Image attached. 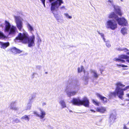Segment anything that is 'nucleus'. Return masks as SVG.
I'll return each mask as SVG.
<instances>
[{
  "label": "nucleus",
  "instance_id": "15",
  "mask_svg": "<svg viewBox=\"0 0 129 129\" xmlns=\"http://www.w3.org/2000/svg\"><path fill=\"white\" fill-rule=\"evenodd\" d=\"M10 45L9 42L4 43L3 42H0V47L1 48L5 49L8 46Z\"/></svg>",
  "mask_w": 129,
  "mask_h": 129
},
{
  "label": "nucleus",
  "instance_id": "25",
  "mask_svg": "<svg viewBox=\"0 0 129 129\" xmlns=\"http://www.w3.org/2000/svg\"><path fill=\"white\" fill-rule=\"evenodd\" d=\"M116 119V117L113 114H111L110 119L111 121L113 122Z\"/></svg>",
  "mask_w": 129,
  "mask_h": 129
},
{
  "label": "nucleus",
  "instance_id": "24",
  "mask_svg": "<svg viewBox=\"0 0 129 129\" xmlns=\"http://www.w3.org/2000/svg\"><path fill=\"white\" fill-rule=\"evenodd\" d=\"M108 96L110 98H112L114 96H116V91H115V92H110Z\"/></svg>",
  "mask_w": 129,
  "mask_h": 129
},
{
  "label": "nucleus",
  "instance_id": "48",
  "mask_svg": "<svg viewBox=\"0 0 129 129\" xmlns=\"http://www.w3.org/2000/svg\"><path fill=\"white\" fill-rule=\"evenodd\" d=\"M126 54L128 55H129V52H127L126 53Z\"/></svg>",
  "mask_w": 129,
  "mask_h": 129
},
{
  "label": "nucleus",
  "instance_id": "4",
  "mask_svg": "<svg viewBox=\"0 0 129 129\" xmlns=\"http://www.w3.org/2000/svg\"><path fill=\"white\" fill-rule=\"evenodd\" d=\"M72 103L73 104L77 106L83 105L86 107H89V101L86 97L83 98L82 100H80L79 98H73L72 101Z\"/></svg>",
  "mask_w": 129,
  "mask_h": 129
},
{
  "label": "nucleus",
  "instance_id": "52",
  "mask_svg": "<svg viewBox=\"0 0 129 129\" xmlns=\"http://www.w3.org/2000/svg\"><path fill=\"white\" fill-rule=\"evenodd\" d=\"M45 73H46V74H47V72H45Z\"/></svg>",
  "mask_w": 129,
  "mask_h": 129
},
{
  "label": "nucleus",
  "instance_id": "28",
  "mask_svg": "<svg viewBox=\"0 0 129 129\" xmlns=\"http://www.w3.org/2000/svg\"><path fill=\"white\" fill-rule=\"evenodd\" d=\"M92 101L93 103L96 106H99L100 104V102H98L96 100H92Z\"/></svg>",
  "mask_w": 129,
  "mask_h": 129
},
{
  "label": "nucleus",
  "instance_id": "13",
  "mask_svg": "<svg viewBox=\"0 0 129 129\" xmlns=\"http://www.w3.org/2000/svg\"><path fill=\"white\" fill-rule=\"evenodd\" d=\"M11 51L14 54H20L22 52V51L15 47H13L10 49Z\"/></svg>",
  "mask_w": 129,
  "mask_h": 129
},
{
  "label": "nucleus",
  "instance_id": "29",
  "mask_svg": "<svg viewBox=\"0 0 129 129\" xmlns=\"http://www.w3.org/2000/svg\"><path fill=\"white\" fill-rule=\"evenodd\" d=\"M64 15L67 18L71 19L72 18V16H70L69 14L67 13H65L64 14Z\"/></svg>",
  "mask_w": 129,
  "mask_h": 129
},
{
  "label": "nucleus",
  "instance_id": "8",
  "mask_svg": "<svg viewBox=\"0 0 129 129\" xmlns=\"http://www.w3.org/2000/svg\"><path fill=\"white\" fill-rule=\"evenodd\" d=\"M108 2L111 3L117 14H118L120 16H121L122 15V13L120 7L118 6L114 5L113 0H108Z\"/></svg>",
  "mask_w": 129,
  "mask_h": 129
},
{
  "label": "nucleus",
  "instance_id": "26",
  "mask_svg": "<svg viewBox=\"0 0 129 129\" xmlns=\"http://www.w3.org/2000/svg\"><path fill=\"white\" fill-rule=\"evenodd\" d=\"M27 26L28 30L31 32L34 31L33 27L29 23L27 24Z\"/></svg>",
  "mask_w": 129,
  "mask_h": 129
},
{
  "label": "nucleus",
  "instance_id": "14",
  "mask_svg": "<svg viewBox=\"0 0 129 129\" xmlns=\"http://www.w3.org/2000/svg\"><path fill=\"white\" fill-rule=\"evenodd\" d=\"M96 95L98 97L100 98V99L103 101V103L105 104L107 103L108 100L105 97L102 96L99 93L96 94Z\"/></svg>",
  "mask_w": 129,
  "mask_h": 129
},
{
  "label": "nucleus",
  "instance_id": "34",
  "mask_svg": "<svg viewBox=\"0 0 129 129\" xmlns=\"http://www.w3.org/2000/svg\"><path fill=\"white\" fill-rule=\"evenodd\" d=\"M105 42L106 46L108 48H109L111 47V45L109 43L106 41Z\"/></svg>",
  "mask_w": 129,
  "mask_h": 129
},
{
  "label": "nucleus",
  "instance_id": "21",
  "mask_svg": "<svg viewBox=\"0 0 129 129\" xmlns=\"http://www.w3.org/2000/svg\"><path fill=\"white\" fill-rule=\"evenodd\" d=\"M21 119L22 121H25L27 122L29 121V118L28 116L25 115L22 117L21 118Z\"/></svg>",
  "mask_w": 129,
  "mask_h": 129
},
{
  "label": "nucleus",
  "instance_id": "20",
  "mask_svg": "<svg viewBox=\"0 0 129 129\" xmlns=\"http://www.w3.org/2000/svg\"><path fill=\"white\" fill-rule=\"evenodd\" d=\"M32 104L31 103L29 102L26 105L25 108V110H29L31 109Z\"/></svg>",
  "mask_w": 129,
  "mask_h": 129
},
{
  "label": "nucleus",
  "instance_id": "7",
  "mask_svg": "<svg viewBox=\"0 0 129 129\" xmlns=\"http://www.w3.org/2000/svg\"><path fill=\"white\" fill-rule=\"evenodd\" d=\"M106 27L107 28L111 29L112 30H114L117 27V22L113 20H107L105 24Z\"/></svg>",
  "mask_w": 129,
  "mask_h": 129
},
{
  "label": "nucleus",
  "instance_id": "40",
  "mask_svg": "<svg viewBox=\"0 0 129 129\" xmlns=\"http://www.w3.org/2000/svg\"><path fill=\"white\" fill-rule=\"evenodd\" d=\"M128 51V50L126 48H123V51H124V52H126Z\"/></svg>",
  "mask_w": 129,
  "mask_h": 129
},
{
  "label": "nucleus",
  "instance_id": "6",
  "mask_svg": "<svg viewBox=\"0 0 129 129\" xmlns=\"http://www.w3.org/2000/svg\"><path fill=\"white\" fill-rule=\"evenodd\" d=\"M116 87L115 89L116 96H117L121 100L123 98V96L124 95V92L122 90V88L125 86L124 85L122 84L120 82H118L116 85Z\"/></svg>",
  "mask_w": 129,
  "mask_h": 129
},
{
  "label": "nucleus",
  "instance_id": "54",
  "mask_svg": "<svg viewBox=\"0 0 129 129\" xmlns=\"http://www.w3.org/2000/svg\"><path fill=\"white\" fill-rule=\"evenodd\" d=\"M70 112H72V111H70Z\"/></svg>",
  "mask_w": 129,
  "mask_h": 129
},
{
  "label": "nucleus",
  "instance_id": "50",
  "mask_svg": "<svg viewBox=\"0 0 129 129\" xmlns=\"http://www.w3.org/2000/svg\"><path fill=\"white\" fill-rule=\"evenodd\" d=\"M38 67H40L39 66H37V67L38 68Z\"/></svg>",
  "mask_w": 129,
  "mask_h": 129
},
{
  "label": "nucleus",
  "instance_id": "46",
  "mask_svg": "<svg viewBox=\"0 0 129 129\" xmlns=\"http://www.w3.org/2000/svg\"><path fill=\"white\" fill-rule=\"evenodd\" d=\"M90 111H92V112H95V111L93 110H92V109L90 110Z\"/></svg>",
  "mask_w": 129,
  "mask_h": 129
},
{
  "label": "nucleus",
  "instance_id": "31",
  "mask_svg": "<svg viewBox=\"0 0 129 129\" xmlns=\"http://www.w3.org/2000/svg\"><path fill=\"white\" fill-rule=\"evenodd\" d=\"M5 37L3 33L1 31H0V39H2L5 38Z\"/></svg>",
  "mask_w": 129,
  "mask_h": 129
},
{
  "label": "nucleus",
  "instance_id": "10",
  "mask_svg": "<svg viewBox=\"0 0 129 129\" xmlns=\"http://www.w3.org/2000/svg\"><path fill=\"white\" fill-rule=\"evenodd\" d=\"M40 112L39 113L36 111H34V113L40 119H43L45 116L46 115V112L43 109L41 108L40 109Z\"/></svg>",
  "mask_w": 129,
  "mask_h": 129
},
{
  "label": "nucleus",
  "instance_id": "22",
  "mask_svg": "<svg viewBox=\"0 0 129 129\" xmlns=\"http://www.w3.org/2000/svg\"><path fill=\"white\" fill-rule=\"evenodd\" d=\"M127 29L126 28L123 27L121 30V33L123 35L127 34Z\"/></svg>",
  "mask_w": 129,
  "mask_h": 129
},
{
  "label": "nucleus",
  "instance_id": "9",
  "mask_svg": "<svg viewBox=\"0 0 129 129\" xmlns=\"http://www.w3.org/2000/svg\"><path fill=\"white\" fill-rule=\"evenodd\" d=\"M116 19V21L119 25L123 26H127V21L124 18L118 17V18H117Z\"/></svg>",
  "mask_w": 129,
  "mask_h": 129
},
{
  "label": "nucleus",
  "instance_id": "2",
  "mask_svg": "<svg viewBox=\"0 0 129 129\" xmlns=\"http://www.w3.org/2000/svg\"><path fill=\"white\" fill-rule=\"evenodd\" d=\"M63 3L62 0H57L55 2L52 3L51 6V11L54 14V16L57 21L61 22L63 21L61 18V15H59L57 12L58 7Z\"/></svg>",
  "mask_w": 129,
  "mask_h": 129
},
{
  "label": "nucleus",
  "instance_id": "36",
  "mask_svg": "<svg viewBox=\"0 0 129 129\" xmlns=\"http://www.w3.org/2000/svg\"><path fill=\"white\" fill-rule=\"evenodd\" d=\"M125 97L127 98L126 99V100L129 101V93H126L125 94Z\"/></svg>",
  "mask_w": 129,
  "mask_h": 129
},
{
  "label": "nucleus",
  "instance_id": "39",
  "mask_svg": "<svg viewBox=\"0 0 129 129\" xmlns=\"http://www.w3.org/2000/svg\"><path fill=\"white\" fill-rule=\"evenodd\" d=\"M123 129H129V127H128L126 125H124Z\"/></svg>",
  "mask_w": 129,
  "mask_h": 129
},
{
  "label": "nucleus",
  "instance_id": "45",
  "mask_svg": "<svg viewBox=\"0 0 129 129\" xmlns=\"http://www.w3.org/2000/svg\"><path fill=\"white\" fill-rule=\"evenodd\" d=\"M100 71H101V74H102V72L103 71V70H102L101 69H100Z\"/></svg>",
  "mask_w": 129,
  "mask_h": 129
},
{
  "label": "nucleus",
  "instance_id": "18",
  "mask_svg": "<svg viewBox=\"0 0 129 129\" xmlns=\"http://www.w3.org/2000/svg\"><path fill=\"white\" fill-rule=\"evenodd\" d=\"M109 17L110 18H114L116 20V19L118 18V17L114 12H113L109 14Z\"/></svg>",
  "mask_w": 129,
  "mask_h": 129
},
{
  "label": "nucleus",
  "instance_id": "47",
  "mask_svg": "<svg viewBox=\"0 0 129 129\" xmlns=\"http://www.w3.org/2000/svg\"><path fill=\"white\" fill-rule=\"evenodd\" d=\"M61 9H63L64 8V6H62V7H61L60 8Z\"/></svg>",
  "mask_w": 129,
  "mask_h": 129
},
{
  "label": "nucleus",
  "instance_id": "49",
  "mask_svg": "<svg viewBox=\"0 0 129 129\" xmlns=\"http://www.w3.org/2000/svg\"><path fill=\"white\" fill-rule=\"evenodd\" d=\"M124 104H120L121 105H122V106H124Z\"/></svg>",
  "mask_w": 129,
  "mask_h": 129
},
{
  "label": "nucleus",
  "instance_id": "5",
  "mask_svg": "<svg viewBox=\"0 0 129 129\" xmlns=\"http://www.w3.org/2000/svg\"><path fill=\"white\" fill-rule=\"evenodd\" d=\"M5 31L7 32L9 35H14L16 33L17 29L16 27L13 25H11L7 21H5Z\"/></svg>",
  "mask_w": 129,
  "mask_h": 129
},
{
  "label": "nucleus",
  "instance_id": "3",
  "mask_svg": "<svg viewBox=\"0 0 129 129\" xmlns=\"http://www.w3.org/2000/svg\"><path fill=\"white\" fill-rule=\"evenodd\" d=\"M79 89V87L76 84L71 83L68 85L65 89V92L67 95L69 97L74 95Z\"/></svg>",
  "mask_w": 129,
  "mask_h": 129
},
{
  "label": "nucleus",
  "instance_id": "1",
  "mask_svg": "<svg viewBox=\"0 0 129 129\" xmlns=\"http://www.w3.org/2000/svg\"><path fill=\"white\" fill-rule=\"evenodd\" d=\"M16 26L19 30L22 31V33H20L16 38L15 40L21 41L23 43H27L28 46L29 47L33 46L35 45V36L34 35L29 37L28 35L26 32L22 28L23 23L20 17L15 16H14Z\"/></svg>",
  "mask_w": 129,
  "mask_h": 129
},
{
  "label": "nucleus",
  "instance_id": "38",
  "mask_svg": "<svg viewBox=\"0 0 129 129\" xmlns=\"http://www.w3.org/2000/svg\"><path fill=\"white\" fill-rule=\"evenodd\" d=\"M38 43L39 45L40 44V43H41V40L40 38H38Z\"/></svg>",
  "mask_w": 129,
  "mask_h": 129
},
{
  "label": "nucleus",
  "instance_id": "27",
  "mask_svg": "<svg viewBox=\"0 0 129 129\" xmlns=\"http://www.w3.org/2000/svg\"><path fill=\"white\" fill-rule=\"evenodd\" d=\"M98 34L101 36V37L102 38L104 42H106V39L104 38V34L103 33H100L99 31H98Z\"/></svg>",
  "mask_w": 129,
  "mask_h": 129
},
{
  "label": "nucleus",
  "instance_id": "23",
  "mask_svg": "<svg viewBox=\"0 0 129 129\" xmlns=\"http://www.w3.org/2000/svg\"><path fill=\"white\" fill-rule=\"evenodd\" d=\"M83 72L84 73V78L85 80H86L89 79L88 73L87 71H86L85 70H84Z\"/></svg>",
  "mask_w": 129,
  "mask_h": 129
},
{
  "label": "nucleus",
  "instance_id": "33",
  "mask_svg": "<svg viewBox=\"0 0 129 129\" xmlns=\"http://www.w3.org/2000/svg\"><path fill=\"white\" fill-rule=\"evenodd\" d=\"M54 0H49V2H51L52 1H54ZM41 1V2L43 4L44 6L45 7V0H40Z\"/></svg>",
  "mask_w": 129,
  "mask_h": 129
},
{
  "label": "nucleus",
  "instance_id": "17",
  "mask_svg": "<svg viewBox=\"0 0 129 129\" xmlns=\"http://www.w3.org/2000/svg\"><path fill=\"white\" fill-rule=\"evenodd\" d=\"M16 103L15 101L12 102L11 104L10 109L15 110H17L18 109V108L15 105Z\"/></svg>",
  "mask_w": 129,
  "mask_h": 129
},
{
  "label": "nucleus",
  "instance_id": "42",
  "mask_svg": "<svg viewBox=\"0 0 129 129\" xmlns=\"http://www.w3.org/2000/svg\"><path fill=\"white\" fill-rule=\"evenodd\" d=\"M46 105V102H43L42 103V106H44Z\"/></svg>",
  "mask_w": 129,
  "mask_h": 129
},
{
  "label": "nucleus",
  "instance_id": "16",
  "mask_svg": "<svg viewBox=\"0 0 129 129\" xmlns=\"http://www.w3.org/2000/svg\"><path fill=\"white\" fill-rule=\"evenodd\" d=\"M90 72L92 75L93 77L95 79L97 78L99 75L97 73V71L94 70H91Z\"/></svg>",
  "mask_w": 129,
  "mask_h": 129
},
{
  "label": "nucleus",
  "instance_id": "44",
  "mask_svg": "<svg viewBox=\"0 0 129 129\" xmlns=\"http://www.w3.org/2000/svg\"><path fill=\"white\" fill-rule=\"evenodd\" d=\"M102 120H103V118H101L99 120V122H102Z\"/></svg>",
  "mask_w": 129,
  "mask_h": 129
},
{
  "label": "nucleus",
  "instance_id": "53",
  "mask_svg": "<svg viewBox=\"0 0 129 129\" xmlns=\"http://www.w3.org/2000/svg\"><path fill=\"white\" fill-rule=\"evenodd\" d=\"M128 123H129V121L128 122V123H127V124H128Z\"/></svg>",
  "mask_w": 129,
  "mask_h": 129
},
{
  "label": "nucleus",
  "instance_id": "35",
  "mask_svg": "<svg viewBox=\"0 0 129 129\" xmlns=\"http://www.w3.org/2000/svg\"><path fill=\"white\" fill-rule=\"evenodd\" d=\"M13 121L16 123H18L20 121L19 119L18 118H16L13 120Z\"/></svg>",
  "mask_w": 129,
  "mask_h": 129
},
{
  "label": "nucleus",
  "instance_id": "51",
  "mask_svg": "<svg viewBox=\"0 0 129 129\" xmlns=\"http://www.w3.org/2000/svg\"><path fill=\"white\" fill-rule=\"evenodd\" d=\"M120 0V1H121V2H123V0Z\"/></svg>",
  "mask_w": 129,
  "mask_h": 129
},
{
  "label": "nucleus",
  "instance_id": "43",
  "mask_svg": "<svg viewBox=\"0 0 129 129\" xmlns=\"http://www.w3.org/2000/svg\"><path fill=\"white\" fill-rule=\"evenodd\" d=\"M126 61L128 63H129V57L128 56V57L126 59Z\"/></svg>",
  "mask_w": 129,
  "mask_h": 129
},
{
  "label": "nucleus",
  "instance_id": "30",
  "mask_svg": "<svg viewBox=\"0 0 129 129\" xmlns=\"http://www.w3.org/2000/svg\"><path fill=\"white\" fill-rule=\"evenodd\" d=\"M84 69V67L83 66H81L80 68H78V72L80 73L81 72L83 71Z\"/></svg>",
  "mask_w": 129,
  "mask_h": 129
},
{
  "label": "nucleus",
  "instance_id": "12",
  "mask_svg": "<svg viewBox=\"0 0 129 129\" xmlns=\"http://www.w3.org/2000/svg\"><path fill=\"white\" fill-rule=\"evenodd\" d=\"M96 110V111L101 113H105L107 111L106 108L103 106L97 107Z\"/></svg>",
  "mask_w": 129,
  "mask_h": 129
},
{
  "label": "nucleus",
  "instance_id": "37",
  "mask_svg": "<svg viewBox=\"0 0 129 129\" xmlns=\"http://www.w3.org/2000/svg\"><path fill=\"white\" fill-rule=\"evenodd\" d=\"M129 89V86H126L123 88H122V90H123V91H124L126 90Z\"/></svg>",
  "mask_w": 129,
  "mask_h": 129
},
{
  "label": "nucleus",
  "instance_id": "32",
  "mask_svg": "<svg viewBox=\"0 0 129 129\" xmlns=\"http://www.w3.org/2000/svg\"><path fill=\"white\" fill-rule=\"evenodd\" d=\"M116 65L118 68H120L121 67L123 68H126L128 67V66L126 65H125L124 64H117Z\"/></svg>",
  "mask_w": 129,
  "mask_h": 129
},
{
  "label": "nucleus",
  "instance_id": "19",
  "mask_svg": "<svg viewBox=\"0 0 129 129\" xmlns=\"http://www.w3.org/2000/svg\"><path fill=\"white\" fill-rule=\"evenodd\" d=\"M59 103L62 107V108H63L66 107V103L63 100H60Z\"/></svg>",
  "mask_w": 129,
  "mask_h": 129
},
{
  "label": "nucleus",
  "instance_id": "11",
  "mask_svg": "<svg viewBox=\"0 0 129 129\" xmlns=\"http://www.w3.org/2000/svg\"><path fill=\"white\" fill-rule=\"evenodd\" d=\"M128 57V56L124 54L120 55L118 56V58H115L114 59V60L116 61H118L119 62H121L122 63H124L125 61L122 59H126Z\"/></svg>",
  "mask_w": 129,
  "mask_h": 129
},
{
  "label": "nucleus",
  "instance_id": "41",
  "mask_svg": "<svg viewBox=\"0 0 129 129\" xmlns=\"http://www.w3.org/2000/svg\"><path fill=\"white\" fill-rule=\"evenodd\" d=\"M123 48H119L117 49V50L120 51H123Z\"/></svg>",
  "mask_w": 129,
  "mask_h": 129
}]
</instances>
